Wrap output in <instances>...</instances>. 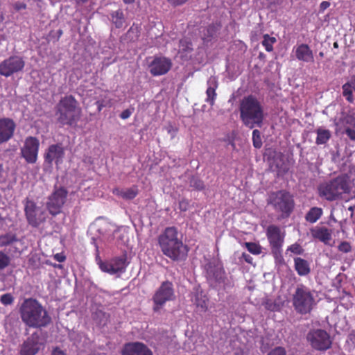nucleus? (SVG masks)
Instances as JSON below:
<instances>
[{
  "instance_id": "nucleus-2",
  "label": "nucleus",
  "mask_w": 355,
  "mask_h": 355,
  "mask_svg": "<svg viewBox=\"0 0 355 355\" xmlns=\"http://www.w3.org/2000/svg\"><path fill=\"white\" fill-rule=\"evenodd\" d=\"M19 311L22 322L28 327H46L51 322L46 309L35 299H25Z\"/></svg>"
},
{
  "instance_id": "nucleus-13",
  "label": "nucleus",
  "mask_w": 355,
  "mask_h": 355,
  "mask_svg": "<svg viewBox=\"0 0 355 355\" xmlns=\"http://www.w3.org/2000/svg\"><path fill=\"white\" fill-rule=\"evenodd\" d=\"M40 141L35 137H28L21 148V157L28 164H35L37 160Z\"/></svg>"
},
{
  "instance_id": "nucleus-18",
  "label": "nucleus",
  "mask_w": 355,
  "mask_h": 355,
  "mask_svg": "<svg viewBox=\"0 0 355 355\" xmlns=\"http://www.w3.org/2000/svg\"><path fill=\"white\" fill-rule=\"evenodd\" d=\"M16 125L9 118L0 119V145L8 142L14 136Z\"/></svg>"
},
{
  "instance_id": "nucleus-25",
  "label": "nucleus",
  "mask_w": 355,
  "mask_h": 355,
  "mask_svg": "<svg viewBox=\"0 0 355 355\" xmlns=\"http://www.w3.org/2000/svg\"><path fill=\"white\" fill-rule=\"evenodd\" d=\"M112 193L123 200H130L139 194V189L137 185L126 189L114 188L112 189Z\"/></svg>"
},
{
  "instance_id": "nucleus-42",
  "label": "nucleus",
  "mask_w": 355,
  "mask_h": 355,
  "mask_svg": "<svg viewBox=\"0 0 355 355\" xmlns=\"http://www.w3.org/2000/svg\"><path fill=\"white\" fill-rule=\"evenodd\" d=\"M10 262V257L4 252L0 251V270L4 269L7 266H8Z\"/></svg>"
},
{
  "instance_id": "nucleus-6",
  "label": "nucleus",
  "mask_w": 355,
  "mask_h": 355,
  "mask_svg": "<svg viewBox=\"0 0 355 355\" xmlns=\"http://www.w3.org/2000/svg\"><path fill=\"white\" fill-rule=\"evenodd\" d=\"M267 204L279 213L282 218L289 217L295 208L293 196L284 189L270 192L267 198Z\"/></svg>"
},
{
  "instance_id": "nucleus-22",
  "label": "nucleus",
  "mask_w": 355,
  "mask_h": 355,
  "mask_svg": "<svg viewBox=\"0 0 355 355\" xmlns=\"http://www.w3.org/2000/svg\"><path fill=\"white\" fill-rule=\"evenodd\" d=\"M286 301V297L285 295H277L275 299H264L262 302V305L268 311L277 312L282 310Z\"/></svg>"
},
{
  "instance_id": "nucleus-35",
  "label": "nucleus",
  "mask_w": 355,
  "mask_h": 355,
  "mask_svg": "<svg viewBox=\"0 0 355 355\" xmlns=\"http://www.w3.org/2000/svg\"><path fill=\"white\" fill-rule=\"evenodd\" d=\"M207 273L209 277L215 278L216 282H222L224 279L225 272L221 268H216L214 270L211 269L210 265L207 269Z\"/></svg>"
},
{
  "instance_id": "nucleus-38",
  "label": "nucleus",
  "mask_w": 355,
  "mask_h": 355,
  "mask_svg": "<svg viewBox=\"0 0 355 355\" xmlns=\"http://www.w3.org/2000/svg\"><path fill=\"white\" fill-rule=\"evenodd\" d=\"M190 187H193L196 190L202 191L205 189L204 182L200 180L198 177L192 176L189 181Z\"/></svg>"
},
{
  "instance_id": "nucleus-10",
  "label": "nucleus",
  "mask_w": 355,
  "mask_h": 355,
  "mask_svg": "<svg viewBox=\"0 0 355 355\" xmlns=\"http://www.w3.org/2000/svg\"><path fill=\"white\" fill-rule=\"evenodd\" d=\"M306 339L313 349L319 351L327 350L332 344L330 336L322 329L310 331L307 334Z\"/></svg>"
},
{
  "instance_id": "nucleus-54",
  "label": "nucleus",
  "mask_w": 355,
  "mask_h": 355,
  "mask_svg": "<svg viewBox=\"0 0 355 355\" xmlns=\"http://www.w3.org/2000/svg\"><path fill=\"white\" fill-rule=\"evenodd\" d=\"M241 257H242V259H244V261L246 263L252 264V263H253V258L250 254H247L245 252H243L242 255H241Z\"/></svg>"
},
{
  "instance_id": "nucleus-60",
  "label": "nucleus",
  "mask_w": 355,
  "mask_h": 355,
  "mask_svg": "<svg viewBox=\"0 0 355 355\" xmlns=\"http://www.w3.org/2000/svg\"><path fill=\"white\" fill-rule=\"evenodd\" d=\"M172 284L169 282H164L162 284V286H160L159 288H164V289H166V288H171L172 287Z\"/></svg>"
},
{
  "instance_id": "nucleus-16",
  "label": "nucleus",
  "mask_w": 355,
  "mask_h": 355,
  "mask_svg": "<svg viewBox=\"0 0 355 355\" xmlns=\"http://www.w3.org/2000/svg\"><path fill=\"white\" fill-rule=\"evenodd\" d=\"M40 339V337L38 333H33L21 345L20 354L35 355L37 354L42 345Z\"/></svg>"
},
{
  "instance_id": "nucleus-59",
  "label": "nucleus",
  "mask_w": 355,
  "mask_h": 355,
  "mask_svg": "<svg viewBox=\"0 0 355 355\" xmlns=\"http://www.w3.org/2000/svg\"><path fill=\"white\" fill-rule=\"evenodd\" d=\"M55 259L59 262H63L65 260L66 257L62 254L58 253L55 255Z\"/></svg>"
},
{
  "instance_id": "nucleus-55",
  "label": "nucleus",
  "mask_w": 355,
  "mask_h": 355,
  "mask_svg": "<svg viewBox=\"0 0 355 355\" xmlns=\"http://www.w3.org/2000/svg\"><path fill=\"white\" fill-rule=\"evenodd\" d=\"M131 114L132 112L129 109H126L121 113L120 117L122 119H127L131 116Z\"/></svg>"
},
{
  "instance_id": "nucleus-3",
  "label": "nucleus",
  "mask_w": 355,
  "mask_h": 355,
  "mask_svg": "<svg viewBox=\"0 0 355 355\" xmlns=\"http://www.w3.org/2000/svg\"><path fill=\"white\" fill-rule=\"evenodd\" d=\"M240 116L247 127L261 128L263 121V111L260 102L252 95L245 97L240 104Z\"/></svg>"
},
{
  "instance_id": "nucleus-30",
  "label": "nucleus",
  "mask_w": 355,
  "mask_h": 355,
  "mask_svg": "<svg viewBox=\"0 0 355 355\" xmlns=\"http://www.w3.org/2000/svg\"><path fill=\"white\" fill-rule=\"evenodd\" d=\"M317 137L315 143L318 145L325 144L331 138V132L327 129L319 128L316 130Z\"/></svg>"
},
{
  "instance_id": "nucleus-39",
  "label": "nucleus",
  "mask_w": 355,
  "mask_h": 355,
  "mask_svg": "<svg viewBox=\"0 0 355 355\" xmlns=\"http://www.w3.org/2000/svg\"><path fill=\"white\" fill-rule=\"evenodd\" d=\"M340 121L345 128H346V127H355V117L351 114H346L343 118H341Z\"/></svg>"
},
{
  "instance_id": "nucleus-37",
  "label": "nucleus",
  "mask_w": 355,
  "mask_h": 355,
  "mask_svg": "<svg viewBox=\"0 0 355 355\" xmlns=\"http://www.w3.org/2000/svg\"><path fill=\"white\" fill-rule=\"evenodd\" d=\"M92 318L99 324H105L107 320V315L102 310H96L92 313Z\"/></svg>"
},
{
  "instance_id": "nucleus-47",
  "label": "nucleus",
  "mask_w": 355,
  "mask_h": 355,
  "mask_svg": "<svg viewBox=\"0 0 355 355\" xmlns=\"http://www.w3.org/2000/svg\"><path fill=\"white\" fill-rule=\"evenodd\" d=\"M268 355H286V351L283 347H276L269 352Z\"/></svg>"
},
{
  "instance_id": "nucleus-28",
  "label": "nucleus",
  "mask_w": 355,
  "mask_h": 355,
  "mask_svg": "<svg viewBox=\"0 0 355 355\" xmlns=\"http://www.w3.org/2000/svg\"><path fill=\"white\" fill-rule=\"evenodd\" d=\"M209 299L204 291H197L195 294V304L198 308H200L201 311L205 312L208 309Z\"/></svg>"
},
{
  "instance_id": "nucleus-49",
  "label": "nucleus",
  "mask_w": 355,
  "mask_h": 355,
  "mask_svg": "<svg viewBox=\"0 0 355 355\" xmlns=\"http://www.w3.org/2000/svg\"><path fill=\"white\" fill-rule=\"evenodd\" d=\"M132 34L135 35V40H137L139 37V28L137 26H136V27L132 26L128 31L127 35L128 37H130Z\"/></svg>"
},
{
  "instance_id": "nucleus-26",
  "label": "nucleus",
  "mask_w": 355,
  "mask_h": 355,
  "mask_svg": "<svg viewBox=\"0 0 355 355\" xmlns=\"http://www.w3.org/2000/svg\"><path fill=\"white\" fill-rule=\"evenodd\" d=\"M311 233L314 239L319 240L324 244H329L331 240V232L325 227H316L311 230Z\"/></svg>"
},
{
  "instance_id": "nucleus-57",
  "label": "nucleus",
  "mask_w": 355,
  "mask_h": 355,
  "mask_svg": "<svg viewBox=\"0 0 355 355\" xmlns=\"http://www.w3.org/2000/svg\"><path fill=\"white\" fill-rule=\"evenodd\" d=\"M330 6V3L327 1H322L320 5V11L323 12Z\"/></svg>"
},
{
  "instance_id": "nucleus-64",
  "label": "nucleus",
  "mask_w": 355,
  "mask_h": 355,
  "mask_svg": "<svg viewBox=\"0 0 355 355\" xmlns=\"http://www.w3.org/2000/svg\"><path fill=\"white\" fill-rule=\"evenodd\" d=\"M351 80L352 84L354 86V90H355V76L352 78Z\"/></svg>"
},
{
  "instance_id": "nucleus-44",
  "label": "nucleus",
  "mask_w": 355,
  "mask_h": 355,
  "mask_svg": "<svg viewBox=\"0 0 355 355\" xmlns=\"http://www.w3.org/2000/svg\"><path fill=\"white\" fill-rule=\"evenodd\" d=\"M287 250L298 255L302 254L304 252V250L302 248V247L297 243L290 245Z\"/></svg>"
},
{
  "instance_id": "nucleus-40",
  "label": "nucleus",
  "mask_w": 355,
  "mask_h": 355,
  "mask_svg": "<svg viewBox=\"0 0 355 355\" xmlns=\"http://www.w3.org/2000/svg\"><path fill=\"white\" fill-rule=\"evenodd\" d=\"M342 296L334 297L336 302H340L342 304H345V302L346 301L347 306L348 305V303H349V304L352 305V302H351L350 298H352V296L349 293H348L345 289L342 290Z\"/></svg>"
},
{
  "instance_id": "nucleus-24",
  "label": "nucleus",
  "mask_w": 355,
  "mask_h": 355,
  "mask_svg": "<svg viewBox=\"0 0 355 355\" xmlns=\"http://www.w3.org/2000/svg\"><path fill=\"white\" fill-rule=\"evenodd\" d=\"M220 28V23H212L205 27L201 31V39L204 44H208L216 37L217 33Z\"/></svg>"
},
{
  "instance_id": "nucleus-36",
  "label": "nucleus",
  "mask_w": 355,
  "mask_h": 355,
  "mask_svg": "<svg viewBox=\"0 0 355 355\" xmlns=\"http://www.w3.org/2000/svg\"><path fill=\"white\" fill-rule=\"evenodd\" d=\"M244 245L247 250L254 255H259L262 252V248L259 243L254 242H245Z\"/></svg>"
},
{
  "instance_id": "nucleus-27",
  "label": "nucleus",
  "mask_w": 355,
  "mask_h": 355,
  "mask_svg": "<svg viewBox=\"0 0 355 355\" xmlns=\"http://www.w3.org/2000/svg\"><path fill=\"white\" fill-rule=\"evenodd\" d=\"M294 263L295 269L299 275L304 276L310 272V263L308 261L301 257H296L294 259Z\"/></svg>"
},
{
  "instance_id": "nucleus-61",
  "label": "nucleus",
  "mask_w": 355,
  "mask_h": 355,
  "mask_svg": "<svg viewBox=\"0 0 355 355\" xmlns=\"http://www.w3.org/2000/svg\"><path fill=\"white\" fill-rule=\"evenodd\" d=\"M95 104L97 105V110L98 112H101L103 107L107 106V104H103L102 102H98L96 101Z\"/></svg>"
},
{
  "instance_id": "nucleus-53",
  "label": "nucleus",
  "mask_w": 355,
  "mask_h": 355,
  "mask_svg": "<svg viewBox=\"0 0 355 355\" xmlns=\"http://www.w3.org/2000/svg\"><path fill=\"white\" fill-rule=\"evenodd\" d=\"M13 8L16 11H19L26 8V5L24 2L17 1L13 4Z\"/></svg>"
},
{
  "instance_id": "nucleus-4",
  "label": "nucleus",
  "mask_w": 355,
  "mask_h": 355,
  "mask_svg": "<svg viewBox=\"0 0 355 355\" xmlns=\"http://www.w3.org/2000/svg\"><path fill=\"white\" fill-rule=\"evenodd\" d=\"M81 114V109L75 97L66 95L62 97L55 107V114L58 122L62 125H73L76 124Z\"/></svg>"
},
{
  "instance_id": "nucleus-48",
  "label": "nucleus",
  "mask_w": 355,
  "mask_h": 355,
  "mask_svg": "<svg viewBox=\"0 0 355 355\" xmlns=\"http://www.w3.org/2000/svg\"><path fill=\"white\" fill-rule=\"evenodd\" d=\"M166 130L167 132L171 135V138H174L176 136L177 132L178 131V128L174 127L172 124H168L166 127Z\"/></svg>"
},
{
  "instance_id": "nucleus-19",
  "label": "nucleus",
  "mask_w": 355,
  "mask_h": 355,
  "mask_svg": "<svg viewBox=\"0 0 355 355\" xmlns=\"http://www.w3.org/2000/svg\"><path fill=\"white\" fill-rule=\"evenodd\" d=\"M121 355H153L152 351L143 343L131 342L124 345Z\"/></svg>"
},
{
  "instance_id": "nucleus-46",
  "label": "nucleus",
  "mask_w": 355,
  "mask_h": 355,
  "mask_svg": "<svg viewBox=\"0 0 355 355\" xmlns=\"http://www.w3.org/2000/svg\"><path fill=\"white\" fill-rule=\"evenodd\" d=\"M180 48L184 51H191L193 50L191 42L186 39L180 41Z\"/></svg>"
},
{
  "instance_id": "nucleus-43",
  "label": "nucleus",
  "mask_w": 355,
  "mask_h": 355,
  "mask_svg": "<svg viewBox=\"0 0 355 355\" xmlns=\"http://www.w3.org/2000/svg\"><path fill=\"white\" fill-rule=\"evenodd\" d=\"M352 245L348 241H342L338 245V251L343 253H349L352 251Z\"/></svg>"
},
{
  "instance_id": "nucleus-15",
  "label": "nucleus",
  "mask_w": 355,
  "mask_h": 355,
  "mask_svg": "<svg viewBox=\"0 0 355 355\" xmlns=\"http://www.w3.org/2000/svg\"><path fill=\"white\" fill-rule=\"evenodd\" d=\"M128 264L126 255L123 254L121 257L112 259L109 261L102 263L100 267L103 271L114 275L118 272H123Z\"/></svg>"
},
{
  "instance_id": "nucleus-14",
  "label": "nucleus",
  "mask_w": 355,
  "mask_h": 355,
  "mask_svg": "<svg viewBox=\"0 0 355 355\" xmlns=\"http://www.w3.org/2000/svg\"><path fill=\"white\" fill-rule=\"evenodd\" d=\"M65 155V149L62 144L50 145L44 155V162L51 166L54 162L58 166L62 164Z\"/></svg>"
},
{
  "instance_id": "nucleus-8",
  "label": "nucleus",
  "mask_w": 355,
  "mask_h": 355,
  "mask_svg": "<svg viewBox=\"0 0 355 355\" xmlns=\"http://www.w3.org/2000/svg\"><path fill=\"white\" fill-rule=\"evenodd\" d=\"M68 191L63 187L55 188L49 196L46 208L52 216H56L62 211V208L66 202Z\"/></svg>"
},
{
  "instance_id": "nucleus-11",
  "label": "nucleus",
  "mask_w": 355,
  "mask_h": 355,
  "mask_svg": "<svg viewBox=\"0 0 355 355\" xmlns=\"http://www.w3.org/2000/svg\"><path fill=\"white\" fill-rule=\"evenodd\" d=\"M24 213L28 223L33 227H38L46 220L45 212L28 198L24 205Z\"/></svg>"
},
{
  "instance_id": "nucleus-7",
  "label": "nucleus",
  "mask_w": 355,
  "mask_h": 355,
  "mask_svg": "<svg viewBox=\"0 0 355 355\" xmlns=\"http://www.w3.org/2000/svg\"><path fill=\"white\" fill-rule=\"evenodd\" d=\"M266 236L275 261L279 263H283L284 260L282 255V246L284 235L281 234L280 228L275 225H269L266 230Z\"/></svg>"
},
{
  "instance_id": "nucleus-63",
  "label": "nucleus",
  "mask_w": 355,
  "mask_h": 355,
  "mask_svg": "<svg viewBox=\"0 0 355 355\" xmlns=\"http://www.w3.org/2000/svg\"><path fill=\"white\" fill-rule=\"evenodd\" d=\"M78 4H83L87 2L89 0H76Z\"/></svg>"
},
{
  "instance_id": "nucleus-21",
  "label": "nucleus",
  "mask_w": 355,
  "mask_h": 355,
  "mask_svg": "<svg viewBox=\"0 0 355 355\" xmlns=\"http://www.w3.org/2000/svg\"><path fill=\"white\" fill-rule=\"evenodd\" d=\"M296 58L304 62H313L314 55L313 51L306 44H301L295 48Z\"/></svg>"
},
{
  "instance_id": "nucleus-33",
  "label": "nucleus",
  "mask_w": 355,
  "mask_h": 355,
  "mask_svg": "<svg viewBox=\"0 0 355 355\" xmlns=\"http://www.w3.org/2000/svg\"><path fill=\"white\" fill-rule=\"evenodd\" d=\"M112 21L116 28H121L124 23V15L121 10H118L111 14Z\"/></svg>"
},
{
  "instance_id": "nucleus-45",
  "label": "nucleus",
  "mask_w": 355,
  "mask_h": 355,
  "mask_svg": "<svg viewBox=\"0 0 355 355\" xmlns=\"http://www.w3.org/2000/svg\"><path fill=\"white\" fill-rule=\"evenodd\" d=\"M0 302L5 306L10 305L14 302V297L10 293H6L1 295Z\"/></svg>"
},
{
  "instance_id": "nucleus-9",
  "label": "nucleus",
  "mask_w": 355,
  "mask_h": 355,
  "mask_svg": "<svg viewBox=\"0 0 355 355\" xmlns=\"http://www.w3.org/2000/svg\"><path fill=\"white\" fill-rule=\"evenodd\" d=\"M315 304L313 293L308 290H296L293 297L295 309L301 314L309 313Z\"/></svg>"
},
{
  "instance_id": "nucleus-41",
  "label": "nucleus",
  "mask_w": 355,
  "mask_h": 355,
  "mask_svg": "<svg viewBox=\"0 0 355 355\" xmlns=\"http://www.w3.org/2000/svg\"><path fill=\"white\" fill-rule=\"evenodd\" d=\"M252 142L254 147L256 148H260L262 146L261 132L257 129L254 130L252 132Z\"/></svg>"
},
{
  "instance_id": "nucleus-52",
  "label": "nucleus",
  "mask_w": 355,
  "mask_h": 355,
  "mask_svg": "<svg viewBox=\"0 0 355 355\" xmlns=\"http://www.w3.org/2000/svg\"><path fill=\"white\" fill-rule=\"evenodd\" d=\"M189 208V202L183 199L179 202V209L182 211H186Z\"/></svg>"
},
{
  "instance_id": "nucleus-29",
  "label": "nucleus",
  "mask_w": 355,
  "mask_h": 355,
  "mask_svg": "<svg viewBox=\"0 0 355 355\" xmlns=\"http://www.w3.org/2000/svg\"><path fill=\"white\" fill-rule=\"evenodd\" d=\"M322 208L314 207L309 209L305 216V219L310 223H314L320 218L322 215Z\"/></svg>"
},
{
  "instance_id": "nucleus-5",
  "label": "nucleus",
  "mask_w": 355,
  "mask_h": 355,
  "mask_svg": "<svg viewBox=\"0 0 355 355\" xmlns=\"http://www.w3.org/2000/svg\"><path fill=\"white\" fill-rule=\"evenodd\" d=\"M351 190L349 177L342 174L336 178L321 184L318 187L320 197L329 201L339 198L343 194L349 193Z\"/></svg>"
},
{
  "instance_id": "nucleus-32",
  "label": "nucleus",
  "mask_w": 355,
  "mask_h": 355,
  "mask_svg": "<svg viewBox=\"0 0 355 355\" xmlns=\"http://www.w3.org/2000/svg\"><path fill=\"white\" fill-rule=\"evenodd\" d=\"M342 89L343 96L345 97L346 100L349 103H353L354 98L352 89H354V86L352 84V80L344 84L342 87Z\"/></svg>"
},
{
  "instance_id": "nucleus-51",
  "label": "nucleus",
  "mask_w": 355,
  "mask_h": 355,
  "mask_svg": "<svg viewBox=\"0 0 355 355\" xmlns=\"http://www.w3.org/2000/svg\"><path fill=\"white\" fill-rule=\"evenodd\" d=\"M345 132L351 140L355 141V130L354 129H352V128H350V127H346Z\"/></svg>"
},
{
  "instance_id": "nucleus-1",
  "label": "nucleus",
  "mask_w": 355,
  "mask_h": 355,
  "mask_svg": "<svg viewBox=\"0 0 355 355\" xmlns=\"http://www.w3.org/2000/svg\"><path fill=\"white\" fill-rule=\"evenodd\" d=\"M158 245L163 254L173 261L183 259L187 255L188 248L179 238L178 228L167 227L157 237Z\"/></svg>"
},
{
  "instance_id": "nucleus-62",
  "label": "nucleus",
  "mask_w": 355,
  "mask_h": 355,
  "mask_svg": "<svg viewBox=\"0 0 355 355\" xmlns=\"http://www.w3.org/2000/svg\"><path fill=\"white\" fill-rule=\"evenodd\" d=\"M98 102H102L103 104H107V106H110L111 105V100L109 99V100H105V99H101V100H98Z\"/></svg>"
},
{
  "instance_id": "nucleus-23",
  "label": "nucleus",
  "mask_w": 355,
  "mask_h": 355,
  "mask_svg": "<svg viewBox=\"0 0 355 355\" xmlns=\"http://www.w3.org/2000/svg\"><path fill=\"white\" fill-rule=\"evenodd\" d=\"M218 87V83L217 78L215 76H211L207 80V89L206 91L207 98L205 99V101L211 106L215 104V101L217 97L216 90Z\"/></svg>"
},
{
  "instance_id": "nucleus-31",
  "label": "nucleus",
  "mask_w": 355,
  "mask_h": 355,
  "mask_svg": "<svg viewBox=\"0 0 355 355\" xmlns=\"http://www.w3.org/2000/svg\"><path fill=\"white\" fill-rule=\"evenodd\" d=\"M18 241L16 234L12 233H6L0 235V248L6 247Z\"/></svg>"
},
{
  "instance_id": "nucleus-58",
  "label": "nucleus",
  "mask_w": 355,
  "mask_h": 355,
  "mask_svg": "<svg viewBox=\"0 0 355 355\" xmlns=\"http://www.w3.org/2000/svg\"><path fill=\"white\" fill-rule=\"evenodd\" d=\"M347 340L353 345H355V329L350 331L347 336Z\"/></svg>"
},
{
  "instance_id": "nucleus-34",
  "label": "nucleus",
  "mask_w": 355,
  "mask_h": 355,
  "mask_svg": "<svg viewBox=\"0 0 355 355\" xmlns=\"http://www.w3.org/2000/svg\"><path fill=\"white\" fill-rule=\"evenodd\" d=\"M263 41L261 42L262 45L268 52L273 51V45L276 43L277 40L275 37H271L268 34H264L263 36Z\"/></svg>"
},
{
  "instance_id": "nucleus-17",
  "label": "nucleus",
  "mask_w": 355,
  "mask_h": 355,
  "mask_svg": "<svg viewBox=\"0 0 355 355\" xmlns=\"http://www.w3.org/2000/svg\"><path fill=\"white\" fill-rule=\"evenodd\" d=\"M172 67L170 59L165 57H155L150 63V73L154 76H162L168 73Z\"/></svg>"
},
{
  "instance_id": "nucleus-56",
  "label": "nucleus",
  "mask_w": 355,
  "mask_h": 355,
  "mask_svg": "<svg viewBox=\"0 0 355 355\" xmlns=\"http://www.w3.org/2000/svg\"><path fill=\"white\" fill-rule=\"evenodd\" d=\"M51 355H67V354L60 347H56L53 349Z\"/></svg>"
},
{
  "instance_id": "nucleus-20",
  "label": "nucleus",
  "mask_w": 355,
  "mask_h": 355,
  "mask_svg": "<svg viewBox=\"0 0 355 355\" xmlns=\"http://www.w3.org/2000/svg\"><path fill=\"white\" fill-rule=\"evenodd\" d=\"M174 299L173 290H157L153 296V311H158L167 301Z\"/></svg>"
},
{
  "instance_id": "nucleus-12",
  "label": "nucleus",
  "mask_w": 355,
  "mask_h": 355,
  "mask_svg": "<svg viewBox=\"0 0 355 355\" xmlns=\"http://www.w3.org/2000/svg\"><path fill=\"white\" fill-rule=\"evenodd\" d=\"M25 67L24 58L19 55H11L0 62V75L9 77L22 71Z\"/></svg>"
},
{
  "instance_id": "nucleus-50",
  "label": "nucleus",
  "mask_w": 355,
  "mask_h": 355,
  "mask_svg": "<svg viewBox=\"0 0 355 355\" xmlns=\"http://www.w3.org/2000/svg\"><path fill=\"white\" fill-rule=\"evenodd\" d=\"M189 0H167L172 6L177 7L186 3Z\"/></svg>"
}]
</instances>
